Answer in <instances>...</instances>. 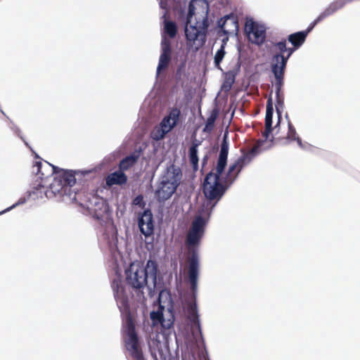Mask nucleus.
Instances as JSON below:
<instances>
[{"instance_id": "1", "label": "nucleus", "mask_w": 360, "mask_h": 360, "mask_svg": "<svg viewBox=\"0 0 360 360\" xmlns=\"http://www.w3.org/2000/svg\"><path fill=\"white\" fill-rule=\"evenodd\" d=\"M143 194H138L131 200L132 207L143 209L138 216L139 231L144 236L145 248L149 252L146 264L143 260H135L125 268L126 283L136 293L146 287L148 295L154 297L158 293V236L155 237V221L150 204L146 206Z\"/></svg>"}, {"instance_id": "2", "label": "nucleus", "mask_w": 360, "mask_h": 360, "mask_svg": "<svg viewBox=\"0 0 360 360\" xmlns=\"http://www.w3.org/2000/svg\"><path fill=\"white\" fill-rule=\"evenodd\" d=\"M205 232V221L199 217L193 220L185 238V245L188 254L186 279L189 285L191 295V300L186 302L187 319L190 323L193 335L195 337V332H197L204 346L205 340L201 329L196 297L200 273L199 247Z\"/></svg>"}, {"instance_id": "3", "label": "nucleus", "mask_w": 360, "mask_h": 360, "mask_svg": "<svg viewBox=\"0 0 360 360\" xmlns=\"http://www.w3.org/2000/svg\"><path fill=\"white\" fill-rule=\"evenodd\" d=\"M47 169L51 168L50 174L53 177L52 182L49 184V189L44 191L48 199L59 196L58 200L65 201V198H69L72 202L77 201L78 190L72 189V187L78 182L84 185L89 180L93 179L104 167V160L96 166L82 169H68L56 166L45 161Z\"/></svg>"}, {"instance_id": "4", "label": "nucleus", "mask_w": 360, "mask_h": 360, "mask_svg": "<svg viewBox=\"0 0 360 360\" xmlns=\"http://www.w3.org/2000/svg\"><path fill=\"white\" fill-rule=\"evenodd\" d=\"M238 175L236 162L229 166L224 177L222 175L217 176V171L214 172V169L207 173L202 181V193L206 200L202 202L199 214L195 219L202 217L205 221L206 226L213 210Z\"/></svg>"}, {"instance_id": "5", "label": "nucleus", "mask_w": 360, "mask_h": 360, "mask_svg": "<svg viewBox=\"0 0 360 360\" xmlns=\"http://www.w3.org/2000/svg\"><path fill=\"white\" fill-rule=\"evenodd\" d=\"M210 6L207 0H190L188 4V16L189 20L195 18V22L190 25V29L194 32L186 33V40L195 42L200 37L201 45L206 41V36L210 27L208 14Z\"/></svg>"}, {"instance_id": "6", "label": "nucleus", "mask_w": 360, "mask_h": 360, "mask_svg": "<svg viewBox=\"0 0 360 360\" xmlns=\"http://www.w3.org/2000/svg\"><path fill=\"white\" fill-rule=\"evenodd\" d=\"M158 67L155 70V82L151 91L148 93L142 105H141L139 119L146 125L153 124V129L150 133L153 152H158Z\"/></svg>"}, {"instance_id": "7", "label": "nucleus", "mask_w": 360, "mask_h": 360, "mask_svg": "<svg viewBox=\"0 0 360 360\" xmlns=\"http://www.w3.org/2000/svg\"><path fill=\"white\" fill-rule=\"evenodd\" d=\"M158 67L155 70V82L151 91L148 93L142 105H141L139 119L146 125L153 124V129L150 133L153 152H158Z\"/></svg>"}, {"instance_id": "8", "label": "nucleus", "mask_w": 360, "mask_h": 360, "mask_svg": "<svg viewBox=\"0 0 360 360\" xmlns=\"http://www.w3.org/2000/svg\"><path fill=\"white\" fill-rule=\"evenodd\" d=\"M161 278L159 274V327L165 338L171 333L175 320L174 301L171 291L160 286Z\"/></svg>"}, {"instance_id": "9", "label": "nucleus", "mask_w": 360, "mask_h": 360, "mask_svg": "<svg viewBox=\"0 0 360 360\" xmlns=\"http://www.w3.org/2000/svg\"><path fill=\"white\" fill-rule=\"evenodd\" d=\"M85 204L89 214L101 224L105 219L112 220V210L107 199L94 193L86 198Z\"/></svg>"}, {"instance_id": "10", "label": "nucleus", "mask_w": 360, "mask_h": 360, "mask_svg": "<svg viewBox=\"0 0 360 360\" xmlns=\"http://www.w3.org/2000/svg\"><path fill=\"white\" fill-rule=\"evenodd\" d=\"M143 330L145 333L148 349L153 360H158V309L150 312V319L143 310Z\"/></svg>"}, {"instance_id": "11", "label": "nucleus", "mask_w": 360, "mask_h": 360, "mask_svg": "<svg viewBox=\"0 0 360 360\" xmlns=\"http://www.w3.org/2000/svg\"><path fill=\"white\" fill-rule=\"evenodd\" d=\"M181 110L176 107H169L160 122H159V141L163 139L180 122Z\"/></svg>"}, {"instance_id": "12", "label": "nucleus", "mask_w": 360, "mask_h": 360, "mask_svg": "<svg viewBox=\"0 0 360 360\" xmlns=\"http://www.w3.org/2000/svg\"><path fill=\"white\" fill-rule=\"evenodd\" d=\"M162 29H161V40L170 41L176 38L178 34L179 27L177 23L172 20L167 13H164L161 17Z\"/></svg>"}, {"instance_id": "13", "label": "nucleus", "mask_w": 360, "mask_h": 360, "mask_svg": "<svg viewBox=\"0 0 360 360\" xmlns=\"http://www.w3.org/2000/svg\"><path fill=\"white\" fill-rule=\"evenodd\" d=\"M228 136L229 131L228 130H226L223 134L221 148L216 166L217 176L222 175L227 165V159L229 148Z\"/></svg>"}, {"instance_id": "14", "label": "nucleus", "mask_w": 360, "mask_h": 360, "mask_svg": "<svg viewBox=\"0 0 360 360\" xmlns=\"http://www.w3.org/2000/svg\"><path fill=\"white\" fill-rule=\"evenodd\" d=\"M245 30L248 34L253 35L254 41L252 42L254 44L261 45L265 41L266 28L263 25L252 21L250 25H245Z\"/></svg>"}, {"instance_id": "15", "label": "nucleus", "mask_w": 360, "mask_h": 360, "mask_svg": "<svg viewBox=\"0 0 360 360\" xmlns=\"http://www.w3.org/2000/svg\"><path fill=\"white\" fill-rule=\"evenodd\" d=\"M161 53L159 57V72L166 70L171 61L172 56V47L171 41L161 40Z\"/></svg>"}, {"instance_id": "16", "label": "nucleus", "mask_w": 360, "mask_h": 360, "mask_svg": "<svg viewBox=\"0 0 360 360\" xmlns=\"http://www.w3.org/2000/svg\"><path fill=\"white\" fill-rule=\"evenodd\" d=\"M182 178V171L179 167L170 165L167 167L165 173L162 175V180L169 183V185L179 186Z\"/></svg>"}, {"instance_id": "17", "label": "nucleus", "mask_w": 360, "mask_h": 360, "mask_svg": "<svg viewBox=\"0 0 360 360\" xmlns=\"http://www.w3.org/2000/svg\"><path fill=\"white\" fill-rule=\"evenodd\" d=\"M217 26L224 27L229 29L231 34H237L239 29L238 18L233 13L225 15L217 20Z\"/></svg>"}, {"instance_id": "18", "label": "nucleus", "mask_w": 360, "mask_h": 360, "mask_svg": "<svg viewBox=\"0 0 360 360\" xmlns=\"http://www.w3.org/2000/svg\"><path fill=\"white\" fill-rule=\"evenodd\" d=\"M48 181L49 180H45L39 182L36 186H34L32 191H27V196L20 197L15 203H18L21 200H24L22 203L20 204V205H24L32 195L36 196L34 198V200L36 198H42L44 195L46 196L44 191L49 189V186H47V188L45 189V186Z\"/></svg>"}, {"instance_id": "19", "label": "nucleus", "mask_w": 360, "mask_h": 360, "mask_svg": "<svg viewBox=\"0 0 360 360\" xmlns=\"http://www.w3.org/2000/svg\"><path fill=\"white\" fill-rule=\"evenodd\" d=\"M243 155L240 156L236 162L238 165V174H240L241 170L248 165H249L252 160L258 155V147H253L249 151L245 152L243 149L241 150Z\"/></svg>"}, {"instance_id": "20", "label": "nucleus", "mask_w": 360, "mask_h": 360, "mask_svg": "<svg viewBox=\"0 0 360 360\" xmlns=\"http://www.w3.org/2000/svg\"><path fill=\"white\" fill-rule=\"evenodd\" d=\"M174 11L178 20H181L183 22L185 37L186 38V33L192 34V32H194L193 31H192V30L190 29V25H191L192 21H188L187 18L188 11L186 13V7L180 4L174 6Z\"/></svg>"}, {"instance_id": "21", "label": "nucleus", "mask_w": 360, "mask_h": 360, "mask_svg": "<svg viewBox=\"0 0 360 360\" xmlns=\"http://www.w3.org/2000/svg\"><path fill=\"white\" fill-rule=\"evenodd\" d=\"M178 186L169 185V183L162 180L159 184V202L169 199L176 192Z\"/></svg>"}, {"instance_id": "22", "label": "nucleus", "mask_w": 360, "mask_h": 360, "mask_svg": "<svg viewBox=\"0 0 360 360\" xmlns=\"http://www.w3.org/2000/svg\"><path fill=\"white\" fill-rule=\"evenodd\" d=\"M271 71L273 75L285 76L286 65L283 64L282 60L277 53H274L270 62Z\"/></svg>"}, {"instance_id": "23", "label": "nucleus", "mask_w": 360, "mask_h": 360, "mask_svg": "<svg viewBox=\"0 0 360 360\" xmlns=\"http://www.w3.org/2000/svg\"><path fill=\"white\" fill-rule=\"evenodd\" d=\"M219 115V108L214 107L210 112V114L208 116V117L207 118L205 127L202 130L204 132L210 133L213 130V129L214 127L215 121L217 120Z\"/></svg>"}, {"instance_id": "24", "label": "nucleus", "mask_w": 360, "mask_h": 360, "mask_svg": "<svg viewBox=\"0 0 360 360\" xmlns=\"http://www.w3.org/2000/svg\"><path fill=\"white\" fill-rule=\"evenodd\" d=\"M307 35L302 31L296 32L288 35V41L295 48H300L304 43Z\"/></svg>"}, {"instance_id": "25", "label": "nucleus", "mask_w": 360, "mask_h": 360, "mask_svg": "<svg viewBox=\"0 0 360 360\" xmlns=\"http://www.w3.org/2000/svg\"><path fill=\"white\" fill-rule=\"evenodd\" d=\"M127 182V176L123 172H117L109 176L107 179V183L109 185L117 184L120 186L125 185Z\"/></svg>"}, {"instance_id": "26", "label": "nucleus", "mask_w": 360, "mask_h": 360, "mask_svg": "<svg viewBox=\"0 0 360 360\" xmlns=\"http://www.w3.org/2000/svg\"><path fill=\"white\" fill-rule=\"evenodd\" d=\"M143 150L141 148H139V150H136L130 155L124 158L121 162L120 167L127 169L132 164L137 162Z\"/></svg>"}, {"instance_id": "27", "label": "nucleus", "mask_w": 360, "mask_h": 360, "mask_svg": "<svg viewBox=\"0 0 360 360\" xmlns=\"http://www.w3.org/2000/svg\"><path fill=\"white\" fill-rule=\"evenodd\" d=\"M273 99L271 95L267 99L266 102V115L264 120V125L265 127H272L273 124V115H274V106H273Z\"/></svg>"}, {"instance_id": "28", "label": "nucleus", "mask_w": 360, "mask_h": 360, "mask_svg": "<svg viewBox=\"0 0 360 360\" xmlns=\"http://www.w3.org/2000/svg\"><path fill=\"white\" fill-rule=\"evenodd\" d=\"M236 77L228 71L224 73V79L221 84V89L226 92L229 91L236 82Z\"/></svg>"}, {"instance_id": "29", "label": "nucleus", "mask_w": 360, "mask_h": 360, "mask_svg": "<svg viewBox=\"0 0 360 360\" xmlns=\"http://www.w3.org/2000/svg\"><path fill=\"white\" fill-rule=\"evenodd\" d=\"M276 96V104H275V109L277 114V117H279V118L282 117L283 111L285 108L284 105V94H275Z\"/></svg>"}, {"instance_id": "30", "label": "nucleus", "mask_w": 360, "mask_h": 360, "mask_svg": "<svg viewBox=\"0 0 360 360\" xmlns=\"http://www.w3.org/2000/svg\"><path fill=\"white\" fill-rule=\"evenodd\" d=\"M42 160L43 159L35 160L32 167L37 169L35 174L39 176L41 181L49 180V178H51V176L50 174H46L44 171H42Z\"/></svg>"}, {"instance_id": "31", "label": "nucleus", "mask_w": 360, "mask_h": 360, "mask_svg": "<svg viewBox=\"0 0 360 360\" xmlns=\"http://www.w3.org/2000/svg\"><path fill=\"white\" fill-rule=\"evenodd\" d=\"M226 54L225 49L224 48H219L216 52L214 56V67L219 70H222L221 68V63L223 60Z\"/></svg>"}, {"instance_id": "32", "label": "nucleus", "mask_w": 360, "mask_h": 360, "mask_svg": "<svg viewBox=\"0 0 360 360\" xmlns=\"http://www.w3.org/2000/svg\"><path fill=\"white\" fill-rule=\"evenodd\" d=\"M274 77L275 79V82L274 84V86L275 89V94H283V86L284 85L285 76L274 75Z\"/></svg>"}, {"instance_id": "33", "label": "nucleus", "mask_w": 360, "mask_h": 360, "mask_svg": "<svg viewBox=\"0 0 360 360\" xmlns=\"http://www.w3.org/2000/svg\"><path fill=\"white\" fill-rule=\"evenodd\" d=\"M238 56L237 62H236L234 68L232 70L228 71L229 72L231 73L232 75H234V76H236V77H237V75L240 72V68H241V65H242L241 54H240L241 49L240 46L238 47Z\"/></svg>"}, {"instance_id": "34", "label": "nucleus", "mask_w": 360, "mask_h": 360, "mask_svg": "<svg viewBox=\"0 0 360 360\" xmlns=\"http://www.w3.org/2000/svg\"><path fill=\"white\" fill-rule=\"evenodd\" d=\"M326 18L324 15L321 13L317 18L314 20L307 27V28L305 30H303L302 32L306 34L307 36L308 34L313 30L314 27L319 23L320 22L323 21Z\"/></svg>"}, {"instance_id": "35", "label": "nucleus", "mask_w": 360, "mask_h": 360, "mask_svg": "<svg viewBox=\"0 0 360 360\" xmlns=\"http://www.w3.org/2000/svg\"><path fill=\"white\" fill-rule=\"evenodd\" d=\"M273 46L278 50L276 53L284 54L287 50V41L285 39L277 41L273 44Z\"/></svg>"}, {"instance_id": "36", "label": "nucleus", "mask_w": 360, "mask_h": 360, "mask_svg": "<svg viewBox=\"0 0 360 360\" xmlns=\"http://www.w3.org/2000/svg\"><path fill=\"white\" fill-rule=\"evenodd\" d=\"M200 144H201L200 141H199L198 139L193 140L191 143V146H190V148L188 149V155H198V148Z\"/></svg>"}, {"instance_id": "37", "label": "nucleus", "mask_w": 360, "mask_h": 360, "mask_svg": "<svg viewBox=\"0 0 360 360\" xmlns=\"http://www.w3.org/2000/svg\"><path fill=\"white\" fill-rule=\"evenodd\" d=\"M189 161L192 166L193 171L196 172L199 169V158L198 155H188Z\"/></svg>"}, {"instance_id": "38", "label": "nucleus", "mask_w": 360, "mask_h": 360, "mask_svg": "<svg viewBox=\"0 0 360 360\" xmlns=\"http://www.w3.org/2000/svg\"><path fill=\"white\" fill-rule=\"evenodd\" d=\"M288 131L287 134V139L291 141H294V139L297 137V132L295 130V128L293 127V125L290 123V121H288Z\"/></svg>"}, {"instance_id": "39", "label": "nucleus", "mask_w": 360, "mask_h": 360, "mask_svg": "<svg viewBox=\"0 0 360 360\" xmlns=\"http://www.w3.org/2000/svg\"><path fill=\"white\" fill-rule=\"evenodd\" d=\"M11 125L9 126L10 129L20 139H22V134L21 129L12 121L10 120Z\"/></svg>"}, {"instance_id": "40", "label": "nucleus", "mask_w": 360, "mask_h": 360, "mask_svg": "<svg viewBox=\"0 0 360 360\" xmlns=\"http://www.w3.org/2000/svg\"><path fill=\"white\" fill-rule=\"evenodd\" d=\"M231 34L229 29H226L221 26H217V35L218 37H224L225 36H229Z\"/></svg>"}, {"instance_id": "41", "label": "nucleus", "mask_w": 360, "mask_h": 360, "mask_svg": "<svg viewBox=\"0 0 360 360\" xmlns=\"http://www.w3.org/2000/svg\"><path fill=\"white\" fill-rule=\"evenodd\" d=\"M23 201L24 200H21V201L18 202V203H14L12 205L6 207V209L0 211V215H2L6 212H8L11 211L12 210L15 209V207L20 206V204L22 203Z\"/></svg>"}, {"instance_id": "42", "label": "nucleus", "mask_w": 360, "mask_h": 360, "mask_svg": "<svg viewBox=\"0 0 360 360\" xmlns=\"http://www.w3.org/2000/svg\"><path fill=\"white\" fill-rule=\"evenodd\" d=\"M210 151H208L202 158V162H201V166H202V168H201V173H203V171H204V167L207 165V162L209 160V158H210Z\"/></svg>"}, {"instance_id": "43", "label": "nucleus", "mask_w": 360, "mask_h": 360, "mask_svg": "<svg viewBox=\"0 0 360 360\" xmlns=\"http://www.w3.org/2000/svg\"><path fill=\"white\" fill-rule=\"evenodd\" d=\"M277 54L278 55V57L280 58V59L282 60L283 64H285L287 66L288 61L289 58H290V56H288V53H286V55H285V53L284 54L277 53Z\"/></svg>"}, {"instance_id": "44", "label": "nucleus", "mask_w": 360, "mask_h": 360, "mask_svg": "<svg viewBox=\"0 0 360 360\" xmlns=\"http://www.w3.org/2000/svg\"><path fill=\"white\" fill-rule=\"evenodd\" d=\"M277 54L278 55V57L280 58V59L282 60L283 64H285L287 66L288 61L289 58H290V56H288V53H286V55H285V53L284 54L277 53Z\"/></svg>"}, {"instance_id": "45", "label": "nucleus", "mask_w": 360, "mask_h": 360, "mask_svg": "<svg viewBox=\"0 0 360 360\" xmlns=\"http://www.w3.org/2000/svg\"><path fill=\"white\" fill-rule=\"evenodd\" d=\"M299 48H295V46H292V47H288L287 50L285 51L286 53L288 54V56H292L293 53L297 51Z\"/></svg>"}, {"instance_id": "46", "label": "nucleus", "mask_w": 360, "mask_h": 360, "mask_svg": "<svg viewBox=\"0 0 360 360\" xmlns=\"http://www.w3.org/2000/svg\"><path fill=\"white\" fill-rule=\"evenodd\" d=\"M229 36H225L224 37H223V39H221V44L220 46V48H224L225 49L227 42L229 41Z\"/></svg>"}, {"instance_id": "47", "label": "nucleus", "mask_w": 360, "mask_h": 360, "mask_svg": "<svg viewBox=\"0 0 360 360\" xmlns=\"http://www.w3.org/2000/svg\"><path fill=\"white\" fill-rule=\"evenodd\" d=\"M267 140H265L264 139H259L258 141H257V145L255 146V147H258V154L260 152V148L261 146Z\"/></svg>"}, {"instance_id": "48", "label": "nucleus", "mask_w": 360, "mask_h": 360, "mask_svg": "<svg viewBox=\"0 0 360 360\" xmlns=\"http://www.w3.org/2000/svg\"><path fill=\"white\" fill-rule=\"evenodd\" d=\"M32 155H33L34 159L36 160H42V158L39 156V155L32 148L30 150Z\"/></svg>"}, {"instance_id": "49", "label": "nucleus", "mask_w": 360, "mask_h": 360, "mask_svg": "<svg viewBox=\"0 0 360 360\" xmlns=\"http://www.w3.org/2000/svg\"><path fill=\"white\" fill-rule=\"evenodd\" d=\"M20 139L23 141V143H24L25 146H26V147H27L30 150H32V149L33 148L31 146V145H30V143H29L25 140V139L24 136H22V139Z\"/></svg>"}, {"instance_id": "50", "label": "nucleus", "mask_w": 360, "mask_h": 360, "mask_svg": "<svg viewBox=\"0 0 360 360\" xmlns=\"http://www.w3.org/2000/svg\"><path fill=\"white\" fill-rule=\"evenodd\" d=\"M294 141H297V144H298V146H299L300 147H303V143H302V139H301L299 136L296 137V138L294 139Z\"/></svg>"}, {"instance_id": "51", "label": "nucleus", "mask_w": 360, "mask_h": 360, "mask_svg": "<svg viewBox=\"0 0 360 360\" xmlns=\"http://www.w3.org/2000/svg\"><path fill=\"white\" fill-rule=\"evenodd\" d=\"M265 131H267L269 134H271L272 131H273V127H265Z\"/></svg>"}, {"instance_id": "52", "label": "nucleus", "mask_w": 360, "mask_h": 360, "mask_svg": "<svg viewBox=\"0 0 360 360\" xmlns=\"http://www.w3.org/2000/svg\"><path fill=\"white\" fill-rule=\"evenodd\" d=\"M269 135H270V134H269L267 131H264L262 132V136H264V138L265 139V140H267V139H269Z\"/></svg>"}, {"instance_id": "53", "label": "nucleus", "mask_w": 360, "mask_h": 360, "mask_svg": "<svg viewBox=\"0 0 360 360\" xmlns=\"http://www.w3.org/2000/svg\"><path fill=\"white\" fill-rule=\"evenodd\" d=\"M311 147V145L308 144L307 143H303V147H300L303 150H308L309 148Z\"/></svg>"}, {"instance_id": "54", "label": "nucleus", "mask_w": 360, "mask_h": 360, "mask_svg": "<svg viewBox=\"0 0 360 360\" xmlns=\"http://www.w3.org/2000/svg\"><path fill=\"white\" fill-rule=\"evenodd\" d=\"M153 305L155 307V306H158V296L155 297L153 301Z\"/></svg>"}, {"instance_id": "55", "label": "nucleus", "mask_w": 360, "mask_h": 360, "mask_svg": "<svg viewBox=\"0 0 360 360\" xmlns=\"http://www.w3.org/2000/svg\"><path fill=\"white\" fill-rule=\"evenodd\" d=\"M153 194H154V198L158 199V188H156L155 189H154L153 191Z\"/></svg>"}, {"instance_id": "56", "label": "nucleus", "mask_w": 360, "mask_h": 360, "mask_svg": "<svg viewBox=\"0 0 360 360\" xmlns=\"http://www.w3.org/2000/svg\"><path fill=\"white\" fill-rule=\"evenodd\" d=\"M282 117L281 118H279V117H278V120H277V123L275 126V128L278 127L280 126V123H281V120Z\"/></svg>"}, {"instance_id": "57", "label": "nucleus", "mask_w": 360, "mask_h": 360, "mask_svg": "<svg viewBox=\"0 0 360 360\" xmlns=\"http://www.w3.org/2000/svg\"><path fill=\"white\" fill-rule=\"evenodd\" d=\"M0 112H1V113H2V114L6 117L9 120V121L11 120H10V118L6 115V114L5 113V112H4L2 109H1V110H0Z\"/></svg>"}, {"instance_id": "58", "label": "nucleus", "mask_w": 360, "mask_h": 360, "mask_svg": "<svg viewBox=\"0 0 360 360\" xmlns=\"http://www.w3.org/2000/svg\"><path fill=\"white\" fill-rule=\"evenodd\" d=\"M158 354H159V356L162 358V349H160V348H159Z\"/></svg>"}, {"instance_id": "59", "label": "nucleus", "mask_w": 360, "mask_h": 360, "mask_svg": "<svg viewBox=\"0 0 360 360\" xmlns=\"http://www.w3.org/2000/svg\"><path fill=\"white\" fill-rule=\"evenodd\" d=\"M160 214V212L159 211V214ZM162 221V218L160 219V217H159V221H158V223L159 224L161 223Z\"/></svg>"}, {"instance_id": "60", "label": "nucleus", "mask_w": 360, "mask_h": 360, "mask_svg": "<svg viewBox=\"0 0 360 360\" xmlns=\"http://www.w3.org/2000/svg\"><path fill=\"white\" fill-rule=\"evenodd\" d=\"M154 169H155V172L158 169V165H155L153 167Z\"/></svg>"}, {"instance_id": "61", "label": "nucleus", "mask_w": 360, "mask_h": 360, "mask_svg": "<svg viewBox=\"0 0 360 360\" xmlns=\"http://www.w3.org/2000/svg\"><path fill=\"white\" fill-rule=\"evenodd\" d=\"M159 5H160V7H162V3H161V2H159Z\"/></svg>"}, {"instance_id": "62", "label": "nucleus", "mask_w": 360, "mask_h": 360, "mask_svg": "<svg viewBox=\"0 0 360 360\" xmlns=\"http://www.w3.org/2000/svg\"><path fill=\"white\" fill-rule=\"evenodd\" d=\"M180 70H181V68H179L178 70H177V72H179Z\"/></svg>"}, {"instance_id": "63", "label": "nucleus", "mask_w": 360, "mask_h": 360, "mask_svg": "<svg viewBox=\"0 0 360 360\" xmlns=\"http://www.w3.org/2000/svg\"><path fill=\"white\" fill-rule=\"evenodd\" d=\"M285 117H286V118H288V114H287V113H286V115H285Z\"/></svg>"}, {"instance_id": "64", "label": "nucleus", "mask_w": 360, "mask_h": 360, "mask_svg": "<svg viewBox=\"0 0 360 360\" xmlns=\"http://www.w3.org/2000/svg\"><path fill=\"white\" fill-rule=\"evenodd\" d=\"M44 172H47V170H46V168H44Z\"/></svg>"}]
</instances>
